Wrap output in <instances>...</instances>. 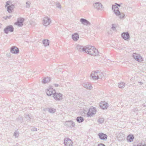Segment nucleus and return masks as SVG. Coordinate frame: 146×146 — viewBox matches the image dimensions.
<instances>
[{"label": "nucleus", "mask_w": 146, "mask_h": 146, "mask_svg": "<svg viewBox=\"0 0 146 146\" xmlns=\"http://www.w3.org/2000/svg\"><path fill=\"white\" fill-rule=\"evenodd\" d=\"M112 10L114 13L117 16H119L121 14V13L119 11V8L116 5H113L112 7Z\"/></svg>", "instance_id": "obj_9"}, {"label": "nucleus", "mask_w": 146, "mask_h": 146, "mask_svg": "<svg viewBox=\"0 0 146 146\" xmlns=\"http://www.w3.org/2000/svg\"><path fill=\"white\" fill-rule=\"evenodd\" d=\"M91 77L94 80H98L100 78V76L99 75H97L96 76V74H95L94 72H92L90 75Z\"/></svg>", "instance_id": "obj_23"}, {"label": "nucleus", "mask_w": 146, "mask_h": 146, "mask_svg": "<svg viewBox=\"0 0 146 146\" xmlns=\"http://www.w3.org/2000/svg\"><path fill=\"white\" fill-rule=\"evenodd\" d=\"M24 20V19L21 18L18 19L17 21L15 23V24L17 25L19 27H21L23 25V23Z\"/></svg>", "instance_id": "obj_13"}, {"label": "nucleus", "mask_w": 146, "mask_h": 146, "mask_svg": "<svg viewBox=\"0 0 146 146\" xmlns=\"http://www.w3.org/2000/svg\"><path fill=\"white\" fill-rule=\"evenodd\" d=\"M31 130L32 131H36L37 130V129L35 127H33L31 128Z\"/></svg>", "instance_id": "obj_41"}, {"label": "nucleus", "mask_w": 146, "mask_h": 146, "mask_svg": "<svg viewBox=\"0 0 146 146\" xmlns=\"http://www.w3.org/2000/svg\"><path fill=\"white\" fill-rule=\"evenodd\" d=\"M139 83H140V85H141L143 84V82H139Z\"/></svg>", "instance_id": "obj_47"}, {"label": "nucleus", "mask_w": 146, "mask_h": 146, "mask_svg": "<svg viewBox=\"0 0 146 146\" xmlns=\"http://www.w3.org/2000/svg\"><path fill=\"white\" fill-rule=\"evenodd\" d=\"M83 86L87 89L91 90L92 87L90 84L89 83H84L82 85Z\"/></svg>", "instance_id": "obj_20"}, {"label": "nucleus", "mask_w": 146, "mask_h": 146, "mask_svg": "<svg viewBox=\"0 0 146 146\" xmlns=\"http://www.w3.org/2000/svg\"><path fill=\"white\" fill-rule=\"evenodd\" d=\"M98 146H106L103 143H100L98 145Z\"/></svg>", "instance_id": "obj_43"}, {"label": "nucleus", "mask_w": 146, "mask_h": 146, "mask_svg": "<svg viewBox=\"0 0 146 146\" xmlns=\"http://www.w3.org/2000/svg\"><path fill=\"white\" fill-rule=\"evenodd\" d=\"M121 36L125 40H128L130 39V35L128 32L123 33L121 34Z\"/></svg>", "instance_id": "obj_12"}, {"label": "nucleus", "mask_w": 146, "mask_h": 146, "mask_svg": "<svg viewBox=\"0 0 146 146\" xmlns=\"http://www.w3.org/2000/svg\"><path fill=\"white\" fill-rule=\"evenodd\" d=\"M25 118L27 119V120L28 121H30L31 119V118L29 114L26 115L25 116Z\"/></svg>", "instance_id": "obj_35"}, {"label": "nucleus", "mask_w": 146, "mask_h": 146, "mask_svg": "<svg viewBox=\"0 0 146 146\" xmlns=\"http://www.w3.org/2000/svg\"><path fill=\"white\" fill-rule=\"evenodd\" d=\"M54 86H55V87H58V86H59V85L58 84H54Z\"/></svg>", "instance_id": "obj_46"}, {"label": "nucleus", "mask_w": 146, "mask_h": 146, "mask_svg": "<svg viewBox=\"0 0 146 146\" xmlns=\"http://www.w3.org/2000/svg\"><path fill=\"white\" fill-rule=\"evenodd\" d=\"M119 18L120 19L123 18L125 16V15L124 14L121 15V14L120 15Z\"/></svg>", "instance_id": "obj_42"}, {"label": "nucleus", "mask_w": 146, "mask_h": 146, "mask_svg": "<svg viewBox=\"0 0 146 146\" xmlns=\"http://www.w3.org/2000/svg\"><path fill=\"white\" fill-rule=\"evenodd\" d=\"M2 24L1 23H0V29L1 28V27Z\"/></svg>", "instance_id": "obj_48"}, {"label": "nucleus", "mask_w": 146, "mask_h": 146, "mask_svg": "<svg viewBox=\"0 0 146 146\" xmlns=\"http://www.w3.org/2000/svg\"><path fill=\"white\" fill-rule=\"evenodd\" d=\"M14 135L16 137H18L19 136V133L17 130H16L14 133Z\"/></svg>", "instance_id": "obj_31"}, {"label": "nucleus", "mask_w": 146, "mask_h": 146, "mask_svg": "<svg viewBox=\"0 0 146 146\" xmlns=\"http://www.w3.org/2000/svg\"><path fill=\"white\" fill-rule=\"evenodd\" d=\"M26 7L29 8L30 7V5L31 4V2L29 1H27L26 3Z\"/></svg>", "instance_id": "obj_34"}, {"label": "nucleus", "mask_w": 146, "mask_h": 146, "mask_svg": "<svg viewBox=\"0 0 146 146\" xmlns=\"http://www.w3.org/2000/svg\"><path fill=\"white\" fill-rule=\"evenodd\" d=\"M48 111L50 113H54L56 111V110L52 108H48Z\"/></svg>", "instance_id": "obj_28"}, {"label": "nucleus", "mask_w": 146, "mask_h": 146, "mask_svg": "<svg viewBox=\"0 0 146 146\" xmlns=\"http://www.w3.org/2000/svg\"><path fill=\"white\" fill-rule=\"evenodd\" d=\"M14 28L12 25L6 27L4 29V31L5 34H8L9 32H12L14 31Z\"/></svg>", "instance_id": "obj_6"}, {"label": "nucleus", "mask_w": 146, "mask_h": 146, "mask_svg": "<svg viewBox=\"0 0 146 146\" xmlns=\"http://www.w3.org/2000/svg\"><path fill=\"white\" fill-rule=\"evenodd\" d=\"M94 7L98 10H102V9L103 6L99 2H96L93 4Z\"/></svg>", "instance_id": "obj_15"}, {"label": "nucleus", "mask_w": 146, "mask_h": 146, "mask_svg": "<svg viewBox=\"0 0 146 146\" xmlns=\"http://www.w3.org/2000/svg\"><path fill=\"white\" fill-rule=\"evenodd\" d=\"M98 121L100 123H102L104 121V119L103 118H100Z\"/></svg>", "instance_id": "obj_33"}, {"label": "nucleus", "mask_w": 146, "mask_h": 146, "mask_svg": "<svg viewBox=\"0 0 146 146\" xmlns=\"http://www.w3.org/2000/svg\"><path fill=\"white\" fill-rule=\"evenodd\" d=\"M64 143L66 146H72L73 143L70 139L66 138L64 139Z\"/></svg>", "instance_id": "obj_11"}, {"label": "nucleus", "mask_w": 146, "mask_h": 146, "mask_svg": "<svg viewBox=\"0 0 146 146\" xmlns=\"http://www.w3.org/2000/svg\"><path fill=\"white\" fill-rule=\"evenodd\" d=\"M64 125L66 127L70 128L74 127L75 126V123L72 120L66 121Z\"/></svg>", "instance_id": "obj_10"}, {"label": "nucleus", "mask_w": 146, "mask_h": 146, "mask_svg": "<svg viewBox=\"0 0 146 146\" xmlns=\"http://www.w3.org/2000/svg\"><path fill=\"white\" fill-rule=\"evenodd\" d=\"M100 106L102 109H105L108 107V103L105 101L102 102L100 103Z\"/></svg>", "instance_id": "obj_18"}, {"label": "nucleus", "mask_w": 146, "mask_h": 146, "mask_svg": "<svg viewBox=\"0 0 146 146\" xmlns=\"http://www.w3.org/2000/svg\"><path fill=\"white\" fill-rule=\"evenodd\" d=\"M118 140L119 141H121L125 139L124 134L122 133H119L117 136Z\"/></svg>", "instance_id": "obj_22"}, {"label": "nucleus", "mask_w": 146, "mask_h": 146, "mask_svg": "<svg viewBox=\"0 0 146 146\" xmlns=\"http://www.w3.org/2000/svg\"><path fill=\"white\" fill-rule=\"evenodd\" d=\"M72 37L74 41H77L79 38V36L78 33H76L72 34Z\"/></svg>", "instance_id": "obj_21"}, {"label": "nucleus", "mask_w": 146, "mask_h": 146, "mask_svg": "<svg viewBox=\"0 0 146 146\" xmlns=\"http://www.w3.org/2000/svg\"><path fill=\"white\" fill-rule=\"evenodd\" d=\"M98 135L99 138L103 140H106L107 138V135L106 134L102 133H99Z\"/></svg>", "instance_id": "obj_17"}, {"label": "nucleus", "mask_w": 146, "mask_h": 146, "mask_svg": "<svg viewBox=\"0 0 146 146\" xmlns=\"http://www.w3.org/2000/svg\"><path fill=\"white\" fill-rule=\"evenodd\" d=\"M46 93L47 95L50 96L51 95H54V94L56 93L55 90L51 87H48L46 90Z\"/></svg>", "instance_id": "obj_4"}, {"label": "nucleus", "mask_w": 146, "mask_h": 146, "mask_svg": "<svg viewBox=\"0 0 146 146\" xmlns=\"http://www.w3.org/2000/svg\"><path fill=\"white\" fill-rule=\"evenodd\" d=\"M11 17V16L10 15L9 16H6V17H4L3 18L5 20H7L8 19H10Z\"/></svg>", "instance_id": "obj_40"}, {"label": "nucleus", "mask_w": 146, "mask_h": 146, "mask_svg": "<svg viewBox=\"0 0 146 146\" xmlns=\"http://www.w3.org/2000/svg\"><path fill=\"white\" fill-rule=\"evenodd\" d=\"M50 81V78L47 77L43 79L42 81V83L44 84L47 83L49 82Z\"/></svg>", "instance_id": "obj_24"}, {"label": "nucleus", "mask_w": 146, "mask_h": 146, "mask_svg": "<svg viewBox=\"0 0 146 146\" xmlns=\"http://www.w3.org/2000/svg\"><path fill=\"white\" fill-rule=\"evenodd\" d=\"M17 121L18 122L22 123L23 121V118L19 116L17 119Z\"/></svg>", "instance_id": "obj_29"}, {"label": "nucleus", "mask_w": 146, "mask_h": 146, "mask_svg": "<svg viewBox=\"0 0 146 146\" xmlns=\"http://www.w3.org/2000/svg\"><path fill=\"white\" fill-rule=\"evenodd\" d=\"M133 57L136 61L139 62H141L143 60V58L140 55L136 53L133 54Z\"/></svg>", "instance_id": "obj_5"}, {"label": "nucleus", "mask_w": 146, "mask_h": 146, "mask_svg": "<svg viewBox=\"0 0 146 146\" xmlns=\"http://www.w3.org/2000/svg\"><path fill=\"white\" fill-rule=\"evenodd\" d=\"M92 72H95V74H99L98 75H99V76H100L101 78L102 77V76H101V75L102 74V72H100L99 70H97L96 71H93Z\"/></svg>", "instance_id": "obj_32"}, {"label": "nucleus", "mask_w": 146, "mask_h": 146, "mask_svg": "<svg viewBox=\"0 0 146 146\" xmlns=\"http://www.w3.org/2000/svg\"><path fill=\"white\" fill-rule=\"evenodd\" d=\"M125 84L123 82H121L119 83L118 87L120 88H124L125 86Z\"/></svg>", "instance_id": "obj_30"}, {"label": "nucleus", "mask_w": 146, "mask_h": 146, "mask_svg": "<svg viewBox=\"0 0 146 146\" xmlns=\"http://www.w3.org/2000/svg\"><path fill=\"white\" fill-rule=\"evenodd\" d=\"M80 22L83 25H90L91 24L87 20L84 18H81L80 20Z\"/></svg>", "instance_id": "obj_19"}, {"label": "nucleus", "mask_w": 146, "mask_h": 146, "mask_svg": "<svg viewBox=\"0 0 146 146\" xmlns=\"http://www.w3.org/2000/svg\"><path fill=\"white\" fill-rule=\"evenodd\" d=\"M76 48L77 50L80 51H83L86 52V46L84 47L83 46L77 45L76 47Z\"/></svg>", "instance_id": "obj_16"}, {"label": "nucleus", "mask_w": 146, "mask_h": 146, "mask_svg": "<svg viewBox=\"0 0 146 146\" xmlns=\"http://www.w3.org/2000/svg\"><path fill=\"white\" fill-rule=\"evenodd\" d=\"M51 22V20L49 17H44L43 19V24L44 26H47L49 25Z\"/></svg>", "instance_id": "obj_7"}, {"label": "nucleus", "mask_w": 146, "mask_h": 146, "mask_svg": "<svg viewBox=\"0 0 146 146\" xmlns=\"http://www.w3.org/2000/svg\"><path fill=\"white\" fill-rule=\"evenodd\" d=\"M62 95L59 93H56L54 94L53 97L56 100L60 101L62 100Z\"/></svg>", "instance_id": "obj_8"}, {"label": "nucleus", "mask_w": 146, "mask_h": 146, "mask_svg": "<svg viewBox=\"0 0 146 146\" xmlns=\"http://www.w3.org/2000/svg\"><path fill=\"white\" fill-rule=\"evenodd\" d=\"M145 106H145V105H143V108L144 107H145Z\"/></svg>", "instance_id": "obj_49"}, {"label": "nucleus", "mask_w": 146, "mask_h": 146, "mask_svg": "<svg viewBox=\"0 0 146 146\" xmlns=\"http://www.w3.org/2000/svg\"><path fill=\"white\" fill-rule=\"evenodd\" d=\"M56 7L59 8H61V5L59 4V3L58 2H56Z\"/></svg>", "instance_id": "obj_37"}, {"label": "nucleus", "mask_w": 146, "mask_h": 146, "mask_svg": "<svg viewBox=\"0 0 146 146\" xmlns=\"http://www.w3.org/2000/svg\"><path fill=\"white\" fill-rule=\"evenodd\" d=\"M133 111L135 113H137L139 111V110H138V108L136 107L133 108Z\"/></svg>", "instance_id": "obj_36"}, {"label": "nucleus", "mask_w": 146, "mask_h": 146, "mask_svg": "<svg viewBox=\"0 0 146 146\" xmlns=\"http://www.w3.org/2000/svg\"><path fill=\"white\" fill-rule=\"evenodd\" d=\"M49 41L48 39H44L42 41V43L45 46H48L49 44Z\"/></svg>", "instance_id": "obj_25"}, {"label": "nucleus", "mask_w": 146, "mask_h": 146, "mask_svg": "<svg viewBox=\"0 0 146 146\" xmlns=\"http://www.w3.org/2000/svg\"><path fill=\"white\" fill-rule=\"evenodd\" d=\"M122 4V3H120V4H118V3H115V5H116L117 6L120 7Z\"/></svg>", "instance_id": "obj_39"}, {"label": "nucleus", "mask_w": 146, "mask_h": 146, "mask_svg": "<svg viewBox=\"0 0 146 146\" xmlns=\"http://www.w3.org/2000/svg\"><path fill=\"white\" fill-rule=\"evenodd\" d=\"M97 111L96 108L94 107L91 108H90L87 113V117H91L95 114Z\"/></svg>", "instance_id": "obj_3"}, {"label": "nucleus", "mask_w": 146, "mask_h": 146, "mask_svg": "<svg viewBox=\"0 0 146 146\" xmlns=\"http://www.w3.org/2000/svg\"><path fill=\"white\" fill-rule=\"evenodd\" d=\"M117 48L119 50H120L122 49V48H120V47H119V46H117Z\"/></svg>", "instance_id": "obj_45"}, {"label": "nucleus", "mask_w": 146, "mask_h": 146, "mask_svg": "<svg viewBox=\"0 0 146 146\" xmlns=\"http://www.w3.org/2000/svg\"><path fill=\"white\" fill-rule=\"evenodd\" d=\"M112 29L113 30H114L115 29V28L113 26V25H112Z\"/></svg>", "instance_id": "obj_44"}, {"label": "nucleus", "mask_w": 146, "mask_h": 146, "mask_svg": "<svg viewBox=\"0 0 146 146\" xmlns=\"http://www.w3.org/2000/svg\"><path fill=\"white\" fill-rule=\"evenodd\" d=\"M76 120L78 122L81 123L84 121V119L82 117L79 116L77 117Z\"/></svg>", "instance_id": "obj_26"}, {"label": "nucleus", "mask_w": 146, "mask_h": 146, "mask_svg": "<svg viewBox=\"0 0 146 146\" xmlns=\"http://www.w3.org/2000/svg\"><path fill=\"white\" fill-rule=\"evenodd\" d=\"M134 138L133 135H129L127 137V139L128 141L131 142L133 141Z\"/></svg>", "instance_id": "obj_27"}, {"label": "nucleus", "mask_w": 146, "mask_h": 146, "mask_svg": "<svg viewBox=\"0 0 146 146\" xmlns=\"http://www.w3.org/2000/svg\"><path fill=\"white\" fill-rule=\"evenodd\" d=\"M86 49L85 52L91 55L96 56L99 54V52L98 50L93 46H86Z\"/></svg>", "instance_id": "obj_1"}, {"label": "nucleus", "mask_w": 146, "mask_h": 146, "mask_svg": "<svg viewBox=\"0 0 146 146\" xmlns=\"http://www.w3.org/2000/svg\"><path fill=\"white\" fill-rule=\"evenodd\" d=\"M10 2L9 1L6 2V5H5V7H7V11L9 13L12 12V11L13 10L15 7L14 5L12 4H10Z\"/></svg>", "instance_id": "obj_2"}, {"label": "nucleus", "mask_w": 146, "mask_h": 146, "mask_svg": "<svg viewBox=\"0 0 146 146\" xmlns=\"http://www.w3.org/2000/svg\"><path fill=\"white\" fill-rule=\"evenodd\" d=\"M10 51L12 53L17 54L19 53V50L17 47L14 46L11 48Z\"/></svg>", "instance_id": "obj_14"}, {"label": "nucleus", "mask_w": 146, "mask_h": 146, "mask_svg": "<svg viewBox=\"0 0 146 146\" xmlns=\"http://www.w3.org/2000/svg\"><path fill=\"white\" fill-rule=\"evenodd\" d=\"M134 146H146V145L145 144H144L142 145V143H139L137 145H134Z\"/></svg>", "instance_id": "obj_38"}]
</instances>
